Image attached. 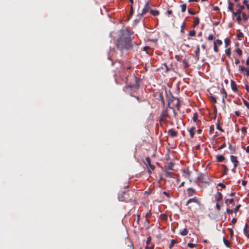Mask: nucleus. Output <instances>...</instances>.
Instances as JSON below:
<instances>
[{
    "label": "nucleus",
    "instance_id": "obj_1",
    "mask_svg": "<svg viewBox=\"0 0 249 249\" xmlns=\"http://www.w3.org/2000/svg\"><path fill=\"white\" fill-rule=\"evenodd\" d=\"M119 38L118 39L117 47H133L137 45L132 40L130 32L125 29H122L119 32Z\"/></svg>",
    "mask_w": 249,
    "mask_h": 249
},
{
    "label": "nucleus",
    "instance_id": "obj_2",
    "mask_svg": "<svg viewBox=\"0 0 249 249\" xmlns=\"http://www.w3.org/2000/svg\"><path fill=\"white\" fill-rule=\"evenodd\" d=\"M172 103H173V106L175 107H176L178 109H179V107L180 105V101L178 98H173V99L170 100L168 102V107L170 109H171L172 110V112L173 113V116L174 117H176L177 116V112H176L175 110L172 107H170V105Z\"/></svg>",
    "mask_w": 249,
    "mask_h": 249
},
{
    "label": "nucleus",
    "instance_id": "obj_3",
    "mask_svg": "<svg viewBox=\"0 0 249 249\" xmlns=\"http://www.w3.org/2000/svg\"><path fill=\"white\" fill-rule=\"evenodd\" d=\"M178 51L175 55V58L178 61L181 62L182 59L188 55V54L185 52L181 48H177Z\"/></svg>",
    "mask_w": 249,
    "mask_h": 249
},
{
    "label": "nucleus",
    "instance_id": "obj_4",
    "mask_svg": "<svg viewBox=\"0 0 249 249\" xmlns=\"http://www.w3.org/2000/svg\"><path fill=\"white\" fill-rule=\"evenodd\" d=\"M169 107H167L165 109H163L161 112L160 115V122H165L166 120V118H168L171 119L172 118V115L169 112Z\"/></svg>",
    "mask_w": 249,
    "mask_h": 249
},
{
    "label": "nucleus",
    "instance_id": "obj_5",
    "mask_svg": "<svg viewBox=\"0 0 249 249\" xmlns=\"http://www.w3.org/2000/svg\"><path fill=\"white\" fill-rule=\"evenodd\" d=\"M133 79L135 81V84H128L125 86L124 89H127L128 88H130V89H138L139 88L140 86V79L139 78H138L137 77H136L135 76H133Z\"/></svg>",
    "mask_w": 249,
    "mask_h": 249
},
{
    "label": "nucleus",
    "instance_id": "obj_6",
    "mask_svg": "<svg viewBox=\"0 0 249 249\" xmlns=\"http://www.w3.org/2000/svg\"><path fill=\"white\" fill-rule=\"evenodd\" d=\"M144 164L146 165V167L148 168V172L150 174L151 173V170H153L155 166L151 164V161L150 158L146 157L145 158V161H144Z\"/></svg>",
    "mask_w": 249,
    "mask_h": 249
},
{
    "label": "nucleus",
    "instance_id": "obj_7",
    "mask_svg": "<svg viewBox=\"0 0 249 249\" xmlns=\"http://www.w3.org/2000/svg\"><path fill=\"white\" fill-rule=\"evenodd\" d=\"M192 202L195 203L197 204L198 206L201 205L200 202L198 200V198L196 197H194L192 198L189 199L186 202L185 205L188 206V209L190 210H192L191 206H189V204Z\"/></svg>",
    "mask_w": 249,
    "mask_h": 249
},
{
    "label": "nucleus",
    "instance_id": "obj_8",
    "mask_svg": "<svg viewBox=\"0 0 249 249\" xmlns=\"http://www.w3.org/2000/svg\"><path fill=\"white\" fill-rule=\"evenodd\" d=\"M118 198L121 201H126L129 199L128 191H124L118 196Z\"/></svg>",
    "mask_w": 249,
    "mask_h": 249
},
{
    "label": "nucleus",
    "instance_id": "obj_9",
    "mask_svg": "<svg viewBox=\"0 0 249 249\" xmlns=\"http://www.w3.org/2000/svg\"><path fill=\"white\" fill-rule=\"evenodd\" d=\"M182 172L185 174V175H183L184 177L186 178H190V175H191V172L189 171V167H186V168L182 169Z\"/></svg>",
    "mask_w": 249,
    "mask_h": 249
},
{
    "label": "nucleus",
    "instance_id": "obj_10",
    "mask_svg": "<svg viewBox=\"0 0 249 249\" xmlns=\"http://www.w3.org/2000/svg\"><path fill=\"white\" fill-rule=\"evenodd\" d=\"M230 159L231 161L233 163L234 168H236L239 163L237 157L236 156L231 155L230 156Z\"/></svg>",
    "mask_w": 249,
    "mask_h": 249
},
{
    "label": "nucleus",
    "instance_id": "obj_11",
    "mask_svg": "<svg viewBox=\"0 0 249 249\" xmlns=\"http://www.w3.org/2000/svg\"><path fill=\"white\" fill-rule=\"evenodd\" d=\"M189 58V56H185L182 59V60L181 61L182 62V67L184 68H187L189 67V65L188 64V60Z\"/></svg>",
    "mask_w": 249,
    "mask_h": 249
},
{
    "label": "nucleus",
    "instance_id": "obj_12",
    "mask_svg": "<svg viewBox=\"0 0 249 249\" xmlns=\"http://www.w3.org/2000/svg\"><path fill=\"white\" fill-rule=\"evenodd\" d=\"M188 196L191 197L194 196L196 193V191L193 188H188L187 189Z\"/></svg>",
    "mask_w": 249,
    "mask_h": 249
},
{
    "label": "nucleus",
    "instance_id": "obj_13",
    "mask_svg": "<svg viewBox=\"0 0 249 249\" xmlns=\"http://www.w3.org/2000/svg\"><path fill=\"white\" fill-rule=\"evenodd\" d=\"M149 1H148L145 4L144 7L142 9V15H143L145 14L150 9L149 7Z\"/></svg>",
    "mask_w": 249,
    "mask_h": 249
},
{
    "label": "nucleus",
    "instance_id": "obj_14",
    "mask_svg": "<svg viewBox=\"0 0 249 249\" xmlns=\"http://www.w3.org/2000/svg\"><path fill=\"white\" fill-rule=\"evenodd\" d=\"M223 196L222 194L219 192H217L214 195V200L216 201L219 202L222 199Z\"/></svg>",
    "mask_w": 249,
    "mask_h": 249
},
{
    "label": "nucleus",
    "instance_id": "obj_15",
    "mask_svg": "<svg viewBox=\"0 0 249 249\" xmlns=\"http://www.w3.org/2000/svg\"><path fill=\"white\" fill-rule=\"evenodd\" d=\"M168 134L172 137H175L178 135V132L174 129H170L168 131Z\"/></svg>",
    "mask_w": 249,
    "mask_h": 249
},
{
    "label": "nucleus",
    "instance_id": "obj_16",
    "mask_svg": "<svg viewBox=\"0 0 249 249\" xmlns=\"http://www.w3.org/2000/svg\"><path fill=\"white\" fill-rule=\"evenodd\" d=\"M231 88L232 90L234 92H237L238 91V90L236 87V84L234 81L231 80Z\"/></svg>",
    "mask_w": 249,
    "mask_h": 249
},
{
    "label": "nucleus",
    "instance_id": "obj_17",
    "mask_svg": "<svg viewBox=\"0 0 249 249\" xmlns=\"http://www.w3.org/2000/svg\"><path fill=\"white\" fill-rule=\"evenodd\" d=\"M198 179L202 182L207 183L206 179V176L204 174H200L198 177Z\"/></svg>",
    "mask_w": 249,
    "mask_h": 249
},
{
    "label": "nucleus",
    "instance_id": "obj_18",
    "mask_svg": "<svg viewBox=\"0 0 249 249\" xmlns=\"http://www.w3.org/2000/svg\"><path fill=\"white\" fill-rule=\"evenodd\" d=\"M225 202L227 204L228 207H230V204H232V206L234 205V200L233 198L226 199H225Z\"/></svg>",
    "mask_w": 249,
    "mask_h": 249
},
{
    "label": "nucleus",
    "instance_id": "obj_19",
    "mask_svg": "<svg viewBox=\"0 0 249 249\" xmlns=\"http://www.w3.org/2000/svg\"><path fill=\"white\" fill-rule=\"evenodd\" d=\"M161 69L166 73L168 72L170 70V69L168 67L167 64L165 63L161 66Z\"/></svg>",
    "mask_w": 249,
    "mask_h": 249
},
{
    "label": "nucleus",
    "instance_id": "obj_20",
    "mask_svg": "<svg viewBox=\"0 0 249 249\" xmlns=\"http://www.w3.org/2000/svg\"><path fill=\"white\" fill-rule=\"evenodd\" d=\"M225 159V158L223 155H217L216 161L217 162H223Z\"/></svg>",
    "mask_w": 249,
    "mask_h": 249
},
{
    "label": "nucleus",
    "instance_id": "obj_21",
    "mask_svg": "<svg viewBox=\"0 0 249 249\" xmlns=\"http://www.w3.org/2000/svg\"><path fill=\"white\" fill-rule=\"evenodd\" d=\"M164 173H165V175L166 177L174 178V174L173 173L168 171H165Z\"/></svg>",
    "mask_w": 249,
    "mask_h": 249
},
{
    "label": "nucleus",
    "instance_id": "obj_22",
    "mask_svg": "<svg viewBox=\"0 0 249 249\" xmlns=\"http://www.w3.org/2000/svg\"><path fill=\"white\" fill-rule=\"evenodd\" d=\"M195 130V127L194 126L192 127L189 130L191 138H193L194 137V136L195 134V132H194Z\"/></svg>",
    "mask_w": 249,
    "mask_h": 249
},
{
    "label": "nucleus",
    "instance_id": "obj_23",
    "mask_svg": "<svg viewBox=\"0 0 249 249\" xmlns=\"http://www.w3.org/2000/svg\"><path fill=\"white\" fill-rule=\"evenodd\" d=\"M199 52H200L199 48H196V49L195 51V53L196 54L195 58L196 60H198V59H199Z\"/></svg>",
    "mask_w": 249,
    "mask_h": 249
},
{
    "label": "nucleus",
    "instance_id": "obj_24",
    "mask_svg": "<svg viewBox=\"0 0 249 249\" xmlns=\"http://www.w3.org/2000/svg\"><path fill=\"white\" fill-rule=\"evenodd\" d=\"M222 42L221 40L219 39L216 40L213 43V47H217V46H220L222 44Z\"/></svg>",
    "mask_w": 249,
    "mask_h": 249
},
{
    "label": "nucleus",
    "instance_id": "obj_25",
    "mask_svg": "<svg viewBox=\"0 0 249 249\" xmlns=\"http://www.w3.org/2000/svg\"><path fill=\"white\" fill-rule=\"evenodd\" d=\"M173 164L172 162H170L168 165H165L164 168L167 170H173Z\"/></svg>",
    "mask_w": 249,
    "mask_h": 249
},
{
    "label": "nucleus",
    "instance_id": "obj_26",
    "mask_svg": "<svg viewBox=\"0 0 249 249\" xmlns=\"http://www.w3.org/2000/svg\"><path fill=\"white\" fill-rule=\"evenodd\" d=\"M232 12L233 16L234 17L240 15V14H242V12H241V9H238L236 12H234L233 11Z\"/></svg>",
    "mask_w": 249,
    "mask_h": 249
},
{
    "label": "nucleus",
    "instance_id": "obj_27",
    "mask_svg": "<svg viewBox=\"0 0 249 249\" xmlns=\"http://www.w3.org/2000/svg\"><path fill=\"white\" fill-rule=\"evenodd\" d=\"M222 167L224 168L223 175H227V173H228V170H229L227 166L226 165H224V164H222Z\"/></svg>",
    "mask_w": 249,
    "mask_h": 249
},
{
    "label": "nucleus",
    "instance_id": "obj_28",
    "mask_svg": "<svg viewBox=\"0 0 249 249\" xmlns=\"http://www.w3.org/2000/svg\"><path fill=\"white\" fill-rule=\"evenodd\" d=\"M223 240L224 242V244L227 247H230V242L227 240L224 237L223 238Z\"/></svg>",
    "mask_w": 249,
    "mask_h": 249
},
{
    "label": "nucleus",
    "instance_id": "obj_29",
    "mask_svg": "<svg viewBox=\"0 0 249 249\" xmlns=\"http://www.w3.org/2000/svg\"><path fill=\"white\" fill-rule=\"evenodd\" d=\"M188 233V231L187 229H184L181 231L180 232V233L182 236L186 235Z\"/></svg>",
    "mask_w": 249,
    "mask_h": 249
},
{
    "label": "nucleus",
    "instance_id": "obj_30",
    "mask_svg": "<svg viewBox=\"0 0 249 249\" xmlns=\"http://www.w3.org/2000/svg\"><path fill=\"white\" fill-rule=\"evenodd\" d=\"M150 13L153 16H157L159 14V12L158 10H150Z\"/></svg>",
    "mask_w": 249,
    "mask_h": 249
},
{
    "label": "nucleus",
    "instance_id": "obj_31",
    "mask_svg": "<svg viewBox=\"0 0 249 249\" xmlns=\"http://www.w3.org/2000/svg\"><path fill=\"white\" fill-rule=\"evenodd\" d=\"M229 149L232 152V153L235 154L236 153V148L235 147H233L231 144L229 145Z\"/></svg>",
    "mask_w": 249,
    "mask_h": 249
},
{
    "label": "nucleus",
    "instance_id": "obj_32",
    "mask_svg": "<svg viewBox=\"0 0 249 249\" xmlns=\"http://www.w3.org/2000/svg\"><path fill=\"white\" fill-rule=\"evenodd\" d=\"M228 9L231 12L233 11V4L231 2H229Z\"/></svg>",
    "mask_w": 249,
    "mask_h": 249
},
{
    "label": "nucleus",
    "instance_id": "obj_33",
    "mask_svg": "<svg viewBox=\"0 0 249 249\" xmlns=\"http://www.w3.org/2000/svg\"><path fill=\"white\" fill-rule=\"evenodd\" d=\"M177 241L175 239L171 240L170 245L169 246L170 249H171L174 246V245L177 243Z\"/></svg>",
    "mask_w": 249,
    "mask_h": 249
},
{
    "label": "nucleus",
    "instance_id": "obj_34",
    "mask_svg": "<svg viewBox=\"0 0 249 249\" xmlns=\"http://www.w3.org/2000/svg\"><path fill=\"white\" fill-rule=\"evenodd\" d=\"M248 224L246 223L244 226V229H243V232H244V233L247 235V234H248Z\"/></svg>",
    "mask_w": 249,
    "mask_h": 249
},
{
    "label": "nucleus",
    "instance_id": "obj_35",
    "mask_svg": "<svg viewBox=\"0 0 249 249\" xmlns=\"http://www.w3.org/2000/svg\"><path fill=\"white\" fill-rule=\"evenodd\" d=\"M199 23V19L198 17H196L194 20V26H196L198 25Z\"/></svg>",
    "mask_w": 249,
    "mask_h": 249
},
{
    "label": "nucleus",
    "instance_id": "obj_36",
    "mask_svg": "<svg viewBox=\"0 0 249 249\" xmlns=\"http://www.w3.org/2000/svg\"><path fill=\"white\" fill-rule=\"evenodd\" d=\"M154 245L153 244H150L149 245H146L145 249H154Z\"/></svg>",
    "mask_w": 249,
    "mask_h": 249
},
{
    "label": "nucleus",
    "instance_id": "obj_37",
    "mask_svg": "<svg viewBox=\"0 0 249 249\" xmlns=\"http://www.w3.org/2000/svg\"><path fill=\"white\" fill-rule=\"evenodd\" d=\"M243 103L244 105L247 107V108L249 109V103L245 100L244 99H242Z\"/></svg>",
    "mask_w": 249,
    "mask_h": 249
},
{
    "label": "nucleus",
    "instance_id": "obj_38",
    "mask_svg": "<svg viewBox=\"0 0 249 249\" xmlns=\"http://www.w3.org/2000/svg\"><path fill=\"white\" fill-rule=\"evenodd\" d=\"M198 119V115L196 113H195L194 114L193 117V120L194 122H196Z\"/></svg>",
    "mask_w": 249,
    "mask_h": 249
},
{
    "label": "nucleus",
    "instance_id": "obj_39",
    "mask_svg": "<svg viewBox=\"0 0 249 249\" xmlns=\"http://www.w3.org/2000/svg\"><path fill=\"white\" fill-rule=\"evenodd\" d=\"M226 211L227 213L229 214H231L233 213V212H234V211L233 210L230 209V207H228Z\"/></svg>",
    "mask_w": 249,
    "mask_h": 249
},
{
    "label": "nucleus",
    "instance_id": "obj_40",
    "mask_svg": "<svg viewBox=\"0 0 249 249\" xmlns=\"http://www.w3.org/2000/svg\"><path fill=\"white\" fill-rule=\"evenodd\" d=\"M181 8V11L184 12L185 11L186 9V5L185 4H183L180 5Z\"/></svg>",
    "mask_w": 249,
    "mask_h": 249
},
{
    "label": "nucleus",
    "instance_id": "obj_41",
    "mask_svg": "<svg viewBox=\"0 0 249 249\" xmlns=\"http://www.w3.org/2000/svg\"><path fill=\"white\" fill-rule=\"evenodd\" d=\"M195 35H196V32L194 30H193L189 33L188 35L190 36H195Z\"/></svg>",
    "mask_w": 249,
    "mask_h": 249
},
{
    "label": "nucleus",
    "instance_id": "obj_42",
    "mask_svg": "<svg viewBox=\"0 0 249 249\" xmlns=\"http://www.w3.org/2000/svg\"><path fill=\"white\" fill-rule=\"evenodd\" d=\"M241 205L240 204L237 205L235 208L234 209V213H236L239 210V208L241 207Z\"/></svg>",
    "mask_w": 249,
    "mask_h": 249
},
{
    "label": "nucleus",
    "instance_id": "obj_43",
    "mask_svg": "<svg viewBox=\"0 0 249 249\" xmlns=\"http://www.w3.org/2000/svg\"><path fill=\"white\" fill-rule=\"evenodd\" d=\"M151 237L148 236L147 238L146 244V245H149L151 244Z\"/></svg>",
    "mask_w": 249,
    "mask_h": 249
},
{
    "label": "nucleus",
    "instance_id": "obj_44",
    "mask_svg": "<svg viewBox=\"0 0 249 249\" xmlns=\"http://www.w3.org/2000/svg\"><path fill=\"white\" fill-rule=\"evenodd\" d=\"M225 146H226V143H225V142H223L222 144H221L217 147V150H221L222 148H223L224 147H225Z\"/></svg>",
    "mask_w": 249,
    "mask_h": 249
},
{
    "label": "nucleus",
    "instance_id": "obj_45",
    "mask_svg": "<svg viewBox=\"0 0 249 249\" xmlns=\"http://www.w3.org/2000/svg\"><path fill=\"white\" fill-rule=\"evenodd\" d=\"M216 128L220 131L221 132H224V130L220 126L219 123H217L216 124Z\"/></svg>",
    "mask_w": 249,
    "mask_h": 249
},
{
    "label": "nucleus",
    "instance_id": "obj_46",
    "mask_svg": "<svg viewBox=\"0 0 249 249\" xmlns=\"http://www.w3.org/2000/svg\"><path fill=\"white\" fill-rule=\"evenodd\" d=\"M225 53L228 56H230L231 55V50L230 48H229L228 49H226L225 50Z\"/></svg>",
    "mask_w": 249,
    "mask_h": 249
},
{
    "label": "nucleus",
    "instance_id": "obj_47",
    "mask_svg": "<svg viewBox=\"0 0 249 249\" xmlns=\"http://www.w3.org/2000/svg\"><path fill=\"white\" fill-rule=\"evenodd\" d=\"M210 99H211V102H213V103L215 104L216 103V99L215 97H214V96H211L210 97Z\"/></svg>",
    "mask_w": 249,
    "mask_h": 249
},
{
    "label": "nucleus",
    "instance_id": "obj_48",
    "mask_svg": "<svg viewBox=\"0 0 249 249\" xmlns=\"http://www.w3.org/2000/svg\"><path fill=\"white\" fill-rule=\"evenodd\" d=\"M236 17H237L236 20L238 22V23L240 24L241 21V20H242V18H241L240 15L237 16Z\"/></svg>",
    "mask_w": 249,
    "mask_h": 249
},
{
    "label": "nucleus",
    "instance_id": "obj_49",
    "mask_svg": "<svg viewBox=\"0 0 249 249\" xmlns=\"http://www.w3.org/2000/svg\"><path fill=\"white\" fill-rule=\"evenodd\" d=\"M225 43L226 47L230 45V40L228 38H226L225 39Z\"/></svg>",
    "mask_w": 249,
    "mask_h": 249
},
{
    "label": "nucleus",
    "instance_id": "obj_50",
    "mask_svg": "<svg viewBox=\"0 0 249 249\" xmlns=\"http://www.w3.org/2000/svg\"><path fill=\"white\" fill-rule=\"evenodd\" d=\"M242 16L245 20H247L248 19V17L245 13H242Z\"/></svg>",
    "mask_w": 249,
    "mask_h": 249
},
{
    "label": "nucleus",
    "instance_id": "obj_51",
    "mask_svg": "<svg viewBox=\"0 0 249 249\" xmlns=\"http://www.w3.org/2000/svg\"><path fill=\"white\" fill-rule=\"evenodd\" d=\"M160 217L161 218L162 220H165L167 219V215L165 214H162L160 215Z\"/></svg>",
    "mask_w": 249,
    "mask_h": 249
},
{
    "label": "nucleus",
    "instance_id": "obj_52",
    "mask_svg": "<svg viewBox=\"0 0 249 249\" xmlns=\"http://www.w3.org/2000/svg\"><path fill=\"white\" fill-rule=\"evenodd\" d=\"M187 246L190 248H193L196 246V244L191 243H189L187 244Z\"/></svg>",
    "mask_w": 249,
    "mask_h": 249
},
{
    "label": "nucleus",
    "instance_id": "obj_53",
    "mask_svg": "<svg viewBox=\"0 0 249 249\" xmlns=\"http://www.w3.org/2000/svg\"><path fill=\"white\" fill-rule=\"evenodd\" d=\"M236 53H237V54L241 56L242 54V52L241 51V50H240V49L238 48L236 50Z\"/></svg>",
    "mask_w": 249,
    "mask_h": 249
},
{
    "label": "nucleus",
    "instance_id": "obj_54",
    "mask_svg": "<svg viewBox=\"0 0 249 249\" xmlns=\"http://www.w3.org/2000/svg\"><path fill=\"white\" fill-rule=\"evenodd\" d=\"M185 23H183L182 24V25H181V29H180V32H182V33H183L184 32V30L185 29Z\"/></svg>",
    "mask_w": 249,
    "mask_h": 249
},
{
    "label": "nucleus",
    "instance_id": "obj_55",
    "mask_svg": "<svg viewBox=\"0 0 249 249\" xmlns=\"http://www.w3.org/2000/svg\"><path fill=\"white\" fill-rule=\"evenodd\" d=\"M222 93H223V94L224 95H223V97L227 98V92H226L225 89L224 88L222 89Z\"/></svg>",
    "mask_w": 249,
    "mask_h": 249
},
{
    "label": "nucleus",
    "instance_id": "obj_56",
    "mask_svg": "<svg viewBox=\"0 0 249 249\" xmlns=\"http://www.w3.org/2000/svg\"><path fill=\"white\" fill-rule=\"evenodd\" d=\"M150 216V213H146V215H145V217H146V222L148 223V224L149 223V220L148 219V217Z\"/></svg>",
    "mask_w": 249,
    "mask_h": 249
},
{
    "label": "nucleus",
    "instance_id": "obj_57",
    "mask_svg": "<svg viewBox=\"0 0 249 249\" xmlns=\"http://www.w3.org/2000/svg\"><path fill=\"white\" fill-rule=\"evenodd\" d=\"M216 209L218 211H219L221 209L220 205L219 203H216Z\"/></svg>",
    "mask_w": 249,
    "mask_h": 249
},
{
    "label": "nucleus",
    "instance_id": "obj_58",
    "mask_svg": "<svg viewBox=\"0 0 249 249\" xmlns=\"http://www.w3.org/2000/svg\"><path fill=\"white\" fill-rule=\"evenodd\" d=\"M162 193L163 195H164L167 197L169 198L170 197V195H169V194L168 192H167L166 191H164V192H163Z\"/></svg>",
    "mask_w": 249,
    "mask_h": 249
},
{
    "label": "nucleus",
    "instance_id": "obj_59",
    "mask_svg": "<svg viewBox=\"0 0 249 249\" xmlns=\"http://www.w3.org/2000/svg\"><path fill=\"white\" fill-rule=\"evenodd\" d=\"M218 186L221 187L222 188H225L226 187V186L222 183H219Z\"/></svg>",
    "mask_w": 249,
    "mask_h": 249
},
{
    "label": "nucleus",
    "instance_id": "obj_60",
    "mask_svg": "<svg viewBox=\"0 0 249 249\" xmlns=\"http://www.w3.org/2000/svg\"><path fill=\"white\" fill-rule=\"evenodd\" d=\"M247 70V69L245 68L243 66H241L240 67V70L241 71H242V72H245Z\"/></svg>",
    "mask_w": 249,
    "mask_h": 249
},
{
    "label": "nucleus",
    "instance_id": "obj_61",
    "mask_svg": "<svg viewBox=\"0 0 249 249\" xmlns=\"http://www.w3.org/2000/svg\"><path fill=\"white\" fill-rule=\"evenodd\" d=\"M208 39L210 40H213V36L212 35H210L208 37Z\"/></svg>",
    "mask_w": 249,
    "mask_h": 249
},
{
    "label": "nucleus",
    "instance_id": "obj_62",
    "mask_svg": "<svg viewBox=\"0 0 249 249\" xmlns=\"http://www.w3.org/2000/svg\"><path fill=\"white\" fill-rule=\"evenodd\" d=\"M241 130L242 133H246V128L245 127H243L241 128Z\"/></svg>",
    "mask_w": 249,
    "mask_h": 249
},
{
    "label": "nucleus",
    "instance_id": "obj_63",
    "mask_svg": "<svg viewBox=\"0 0 249 249\" xmlns=\"http://www.w3.org/2000/svg\"><path fill=\"white\" fill-rule=\"evenodd\" d=\"M236 222H237V219L235 218H233L231 220V222H232V224H235V223H236Z\"/></svg>",
    "mask_w": 249,
    "mask_h": 249
},
{
    "label": "nucleus",
    "instance_id": "obj_64",
    "mask_svg": "<svg viewBox=\"0 0 249 249\" xmlns=\"http://www.w3.org/2000/svg\"><path fill=\"white\" fill-rule=\"evenodd\" d=\"M245 89L248 92H249V86L248 85H245Z\"/></svg>",
    "mask_w": 249,
    "mask_h": 249
}]
</instances>
